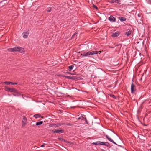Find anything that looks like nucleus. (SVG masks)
<instances>
[{"label": "nucleus", "mask_w": 151, "mask_h": 151, "mask_svg": "<svg viewBox=\"0 0 151 151\" xmlns=\"http://www.w3.org/2000/svg\"><path fill=\"white\" fill-rule=\"evenodd\" d=\"M132 33V31L131 30H129L128 31L126 32L125 33V34L126 35L128 36L129 35H130Z\"/></svg>", "instance_id": "nucleus-16"}, {"label": "nucleus", "mask_w": 151, "mask_h": 151, "mask_svg": "<svg viewBox=\"0 0 151 151\" xmlns=\"http://www.w3.org/2000/svg\"><path fill=\"white\" fill-rule=\"evenodd\" d=\"M119 19L121 21H124L126 20V19L125 17H119Z\"/></svg>", "instance_id": "nucleus-14"}, {"label": "nucleus", "mask_w": 151, "mask_h": 151, "mask_svg": "<svg viewBox=\"0 0 151 151\" xmlns=\"http://www.w3.org/2000/svg\"><path fill=\"white\" fill-rule=\"evenodd\" d=\"M111 2L117 4H120V1L119 0H111Z\"/></svg>", "instance_id": "nucleus-9"}, {"label": "nucleus", "mask_w": 151, "mask_h": 151, "mask_svg": "<svg viewBox=\"0 0 151 151\" xmlns=\"http://www.w3.org/2000/svg\"><path fill=\"white\" fill-rule=\"evenodd\" d=\"M81 55L84 57L90 55H91L90 52L89 51L86 53L84 52L83 54H81Z\"/></svg>", "instance_id": "nucleus-5"}, {"label": "nucleus", "mask_w": 151, "mask_h": 151, "mask_svg": "<svg viewBox=\"0 0 151 151\" xmlns=\"http://www.w3.org/2000/svg\"><path fill=\"white\" fill-rule=\"evenodd\" d=\"M5 90L8 92H13L15 91V89L13 88H10L7 86H5Z\"/></svg>", "instance_id": "nucleus-2"}, {"label": "nucleus", "mask_w": 151, "mask_h": 151, "mask_svg": "<svg viewBox=\"0 0 151 151\" xmlns=\"http://www.w3.org/2000/svg\"><path fill=\"white\" fill-rule=\"evenodd\" d=\"M27 121V119L26 118V117H25V116H23L22 122H26Z\"/></svg>", "instance_id": "nucleus-19"}, {"label": "nucleus", "mask_w": 151, "mask_h": 151, "mask_svg": "<svg viewBox=\"0 0 151 151\" xmlns=\"http://www.w3.org/2000/svg\"><path fill=\"white\" fill-rule=\"evenodd\" d=\"M9 52H16L19 51L22 53H23L24 52V49L22 47H16L14 48H10L8 49Z\"/></svg>", "instance_id": "nucleus-1"}, {"label": "nucleus", "mask_w": 151, "mask_h": 151, "mask_svg": "<svg viewBox=\"0 0 151 151\" xmlns=\"http://www.w3.org/2000/svg\"><path fill=\"white\" fill-rule=\"evenodd\" d=\"M41 118H43V117H41Z\"/></svg>", "instance_id": "nucleus-33"}, {"label": "nucleus", "mask_w": 151, "mask_h": 151, "mask_svg": "<svg viewBox=\"0 0 151 151\" xmlns=\"http://www.w3.org/2000/svg\"><path fill=\"white\" fill-rule=\"evenodd\" d=\"M43 123V121H40V122H37L36 123V125H37V126L39 125H41Z\"/></svg>", "instance_id": "nucleus-17"}, {"label": "nucleus", "mask_w": 151, "mask_h": 151, "mask_svg": "<svg viewBox=\"0 0 151 151\" xmlns=\"http://www.w3.org/2000/svg\"><path fill=\"white\" fill-rule=\"evenodd\" d=\"M22 122V127H24V126L26 124H27V123H26V122Z\"/></svg>", "instance_id": "nucleus-21"}, {"label": "nucleus", "mask_w": 151, "mask_h": 151, "mask_svg": "<svg viewBox=\"0 0 151 151\" xmlns=\"http://www.w3.org/2000/svg\"><path fill=\"white\" fill-rule=\"evenodd\" d=\"M74 35H75V34H74V35H73V36Z\"/></svg>", "instance_id": "nucleus-31"}, {"label": "nucleus", "mask_w": 151, "mask_h": 151, "mask_svg": "<svg viewBox=\"0 0 151 151\" xmlns=\"http://www.w3.org/2000/svg\"><path fill=\"white\" fill-rule=\"evenodd\" d=\"M52 132L53 133H58L60 132L63 133V131L62 130L55 129L52 130Z\"/></svg>", "instance_id": "nucleus-3"}, {"label": "nucleus", "mask_w": 151, "mask_h": 151, "mask_svg": "<svg viewBox=\"0 0 151 151\" xmlns=\"http://www.w3.org/2000/svg\"><path fill=\"white\" fill-rule=\"evenodd\" d=\"M150 151H151V148L150 149Z\"/></svg>", "instance_id": "nucleus-32"}, {"label": "nucleus", "mask_w": 151, "mask_h": 151, "mask_svg": "<svg viewBox=\"0 0 151 151\" xmlns=\"http://www.w3.org/2000/svg\"><path fill=\"white\" fill-rule=\"evenodd\" d=\"M45 144L42 145L41 146V147H45Z\"/></svg>", "instance_id": "nucleus-24"}, {"label": "nucleus", "mask_w": 151, "mask_h": 151, "mask_svg": "<svg viewBox=\"0 0 151 151\" xmlns=\"http://www.w3.org/2000/svg\"><path fill=\"white\" fill-rule=\"evenodd\" d=\"M99 53V51H97L90 52L91 55H93L97 54Z\"/></svg>", "instance_id": "nucleus-13"}, {"label": "nucleus", "mask_w": 151, "mask_h": 151, "mask_svg": "<svg viewBox=\"0 0 151 151\" xmlns=\"http://www.w3.org/2000/svg\"><path fill=\"white\" fill-rule=\"evenodd\" d=\"M33 116L35 118L37 119L40 117V116L39 114H36L34 115Z\"/></svg>", "instance_id": "nucleus-18"}, {"label": "nucleus", "mask_w": 151, "mask_h": 151, "mask_svg": "<svg viewBox=\"0 0 151 151\" xmlns=\"http://www.w3.org/2000/svg\"><path fill=\"white\" fill-rule=\"evenodd\" d=\"M110 96L114 98H116V97L114 95H110Z\"/></svg>", "instance_id": "nucleus-22"}, {"label": "nucleus", "mask_w": 151, "mask_h": 151, "mask_svg": "<svg viewBox=\"0 0 151 151\" xmlns=\"http://www.w3.org/2000/svg\"><path fill=\"white\" fill-rule=\"evenodd\" d=\"M73 66L72 65L71 66H69L68 68L70 70H71L73 69Z\"/></svg>", "instance_id": "nucleus-20"}, {"label": "nucleus", "mask_w": 151, "mask_h": 151, "mask_svg": "<svg viewBox=\"0 0 151 151\" xmlns=\"http://www.w3.org/2000/svg\"><path fill=\"white\" fill-rule=\"evenodd\" d=\"M106 137L109 141L112 142V143L114 144H116L114 142V141L111 138H110L108 136L106 135Z\"/></svg>", "instance_id": "nucleus-11"}, {"label": "nucleus", "mask_w": 151, "mask_h": 151, "mask_svg": "<svg viewBox=\"0 0 151 151\" xmlns=\"http://www.w3.org/2000/svg\"><path fill=\"white\" fill-rule=\"evenodd\" d=\"M65 77L66 78L68 79H75V78L73 76H65Z\"/></svg>", "instance_id": "nucleus-15"}, {"label": "nucleus", "mask_w": 151, "mask_h": 151, "mask_svg": "<svg viewBox=\"0 0 151 151\" xmlns=\"http://www.w3.org/2000/svg\"><path fill=\"white\" fill-rule=\"evenodd\" d=\"M4 2V1H1V2H0V5H1L2 3H3Z\"/></svg>", "instance_id": "nucleus-27"}, {"label": "nucleus", "mask_w": 151, "mask_h": 151, "mask_svg": "<svg viewBox=\"0 0 151 151\" xmlns=\"http://www.w3.org/2000/svg\"><path fill=\"white\" fill-rule=\"evenodd\" d=\"M148 2L151 4V0H148Z\"/></svg>", "instance_id": "nucleus-26"}, {"label": "nucleus", "mask_w": 151, "mask_h": 151, "mask_svg": "<svg viewBox=\"0 0 151 151\" xmlns=\"http://www.w3.org/2000/svg\"><path fill=\"white\" fill-rule=\"evenodd\" d=\"M94 145H97V142H93L92 143Z\"/></svg>", "instance_id": "nucleus-25"}, {"label": "nucleus", "mask_w": 151, "mask_h": 151, "mask_svg": "<svg viewBox=\"0 0 151 151\" xmlns=\"http://www.w3.org/2000/svg\"><path fill=\"white\" fill-rule=\"evenodd\" d=\"M23 37L24 38H26L29 35V33L28 32L23 33Z\"/></svg>", "instance_id": "nucleus-10"}, {"label": "nucleus", "mask_w": 151, "mask_h": 151, "mask_svg": "<svg viewBox=\"0 0 151 151\" xmlns=\"http://www.w3.org/2000/svg\"><path fill=\"white\" fill-rule=\"evenodd\" d=\"M93 7L94 8H96V9H97V7L96 6H95V5H94V6H93Z\"/></svg>", "instance_id": "nucleus-28"}, {"label": "nucleus", "mask_w": 151, "mask_h": 151, "mask_svg": "<svg viewBox=\"0 0 151 151\" xmlns=\"http://www.w3.org/2000/svg\"><path fill=\"white\" fill-rule=\"evenodd\" d=\"M83 118H82L81 117V116H80V117H78L77 118V119H78V120H79V119H81V120H82L83 119Z\"/></svg>", "instance_id": "nucleus-23"}, {"label": "nucleus", "mask_w": 151, "mask_h": 151, "mask_svg": "<svg viewBox=\"0 0 151 151\" xmlns=\"http://www.w3.org/2000/svg\"><path fill=\"white\" fill-rule=\"evenodd\" d=\"M99 52L100 53H101V51H99Z\"/></svg>", "instance_id": "nucleus-30"}, {"label": "nucleus", "mask_w": 151, "mask_h": 151, "mask_svg": "<svg viewBox=\"0 0 151 151\" xmlns=\"http://www.w3.org/2000/svg\"><path fill=\"white\" fill-rule=\"evenodd\" d=\"M136 90V88L135 85L132 83L131 86V91L132 93H133Z\"/></svg>", "instance_id": "nucleus-4"}, {"label": "nucleus", "mask_w": 151, "mask_h": 151, "mask_svg": "<svg viewBox=\"0 0 151 151\" xmlns=\"http://www.w3.org/2000/svg\"><path fill=\"white\" fill-rule=\"evenodd\" d=\"M119 33L118 32H117L114 33H113L112 35V36L113 37H117L119 35Z\"/></svg>", "instance_id": "nucleus-7"}, {"label": "nucleus", "mask_w": 151, "mask_h": 151, "mask_svg": "<svg viewBox=\"0 0 151 151\" xmlns=\"http://www.w3.org/2000/svg\"><path fill=\"white\" fill-rule=\"evenodd\" d=\"M109 20L111 22H114L115 21V18L112 16H110L109 18Z\"/></svg>", "instance_id": "nucleus-8"}, {"label": "nucleus", "mask_w": 151, "mask_h": 151, "mask_svg": "<svg viewBox=\"0 0 151 151\" xmlns=\"http://www.w3.org/2000/svg\"><path fill=\"white\" fill-rule=\"evenodd\" d=\"M50 11H51V9H50L47 10V12H50Z\"/></svg>", "instance_id": "nucleus-29"}, {"label": "nucleus", "mask_w": 151, "mask_h": 151, "mask_svg": "<svg viewBox=\"0 0 151 151\" xmlns=\"http://www.w3.org/2000/svg\"><path fill=\"white\" fill-rule=\"evenodd\" d=\"M106 143H108L107 142L104 143L101 141H97V145H105V146H107V145L105 144Z\"/></svg>", "instance_id": "nucleus-6"}, {"label": "nucleus", "mask_w": 151, "mask_h": 151, "mask_svg": "<svg viewBox=\"0 0 151 151\" xmlns=\"http://www.w3.org/2000/svg\"><path fill=\"white\" fill-rule=\"evenodd\" d=\"M4 83H5V84H9V85L10 84L12 85H17V83H13L12 82H8V81L5 82H4Z\"/></svg>", "instance_id": "nucleus-12"}]
</instances>
